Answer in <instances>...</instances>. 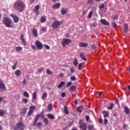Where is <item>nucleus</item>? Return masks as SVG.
Instances as JSON below:
<instances>
[{
    "instance_id": "24",
    "label": "nucleus",
    "mask_w": 130,
    "mask_h": 130,
    "mask_svg": "<svg viewBox=\"0 0 130 130\" xmlns=\"http://www.w3.org/2000/svg\"><path fill=\"white\" fill-rule=\"evenodd\" d=\"M39 116H40V115H37L35 119V122L34 124V125H36L37 121H38V119H39Z\"/></svg>"
},
{
    "instance_id": "29",
    "label": "nucleus",
    "mask_w": 130,
    "mask_h": 130,
    "mask_svg": "<svg viewBox=\"0 0 130 130\" xmlns=\"http://www.w3.org/2000/svg\"><path fill=\"white\" fill-rule=\"evenodd\" d=\"M52 110V105H51V104H49L48 105V110H47V111L49 112H50V111H51Z\"/></svg>"
},
{
    "instance_id": "47",
    "label": "nucleus",
    "mask_w": 130,
    "mask_h": 130,
    "mask_svg": "<svg viewBox=\"0 0 130 130\" xmlns=\"http://www.w3.org/2000/svg\"><path fill=\"white\" fill-rule=\"evenodd\" d=\"M16 67H17V62H15L14 64L12 66V70H16Z\"/></svg>"
},
{
    "instance_id": "43",
    "label": "nucleus",
    "mask_w": 130,
    "mask_h": 130,
    "mask_svg": "<svg viewBox=\"0 0 130 130\" xmlns=\"http://www.w3.org/2000/svg\"><path fill=\"white\" fill-rule=\"evenodd\" d=\"M70 80H71V81H75L76 80H77V78H76L75 76H73L71 77Z\"/></svg>"
},
{
    "instance_id": "63",
    "label": "nucleus",
    "mask_w": 130,
    "mask_h": 130,
    "mask_svg": "<svg viewBox=\"0 0 130 130\" xmlns=\"http://www.w3.org/2000/svg\"><path fill=\"white\" fill-rule=\"evenodd\" d=\"M102 94V92H99V96H101Z\"/></svg>"
},
{
    "instance_id": "35",
    "label": "nucleus",
    "mask_w": 130,
    "mask_h": 130,
    "mask_svg": "<svg viewBox=\"0 0 130 130\" xmlns=\"http://www.w3.org/2000/svg\"><path fill=\"white\" fill-rule=\"evenodd\" d=\"M92 16H93V12L90 11L88 13V19H91L92 18Z\"/></svg>"
},
{
    "instance_id": "26",
    "label": "nucleus",
    "mask_w": 130,
    "mask_h": 130,
    "mask_svg": "<svg viewBox=\"0 0 130 130\" xmlns=\"http://www.w3.org/2000/svg\"><path fill=\"white\" fill-rule=\"evenodd\" d=\"M23 96L26 97V98H29L30 97V94L27 91H23Z\"/></svg>"
},
{
    "instance_id": "60",
    "label": "nucleus",
    "mask_w": 130,
    "mask_h": 130,
    "mask_svg": "<svg viewBox=\"0 0 130 130\" xmlns=\"http://www.w3.org/2000/svg\"><path fill=\"white\" fill-rule=\"evenodd\" d=\"M107 120L106 119V118H105L104 119V124H106V123H107Z\"/></svg>"
},
{
    "instance_id": "44",
    "label": "nucleus",
    "mask_w": 130,
    "mask_h": 130,
    "mask_svg": "<svg viewBox=\"0 0 130 130\" xmlns=\"http://www.w3.org/2000/svg\"><path fill=\"white\" fill-rule=\"evenodd\" d=\"M22 102H23V103H28V100H27L26 99H25V98L22 99Z\"/></svg>"
},
{
    "instance_id": "14",
    "label": "nucleus",
    "mask_w": 130,
    "mask_h": 130,
    "mask_svg": "<svg viewBox=\"0 0 130 130\" xmlns=\"http://www.w3.org/2000/svg\"><path fill=\"white\" fill-rule=\"evenodd\" d=\"M39 8L40 6L39 5H37L34 9L35 12H36V15H39Z\"/></svg>"
},
{
    "instance_id": "27",
    "label": "nucleus",
    "mask_w": 130,
    "mask_h": 130,
    "mask_svg": "<svg viewBox=\"0 0 130 130\" xmlns=\"http://www.w3.org/2000/svg\"><path fill=\"white\" fill-rule=\"evenodd\" d=\"M128 29V25H127V24L125 23L124 24V32L125 33H126V32H127Z\"/></svg>"
},
{
    "instance_id": "64",
    "label": "nucleus",
    "mask_w": 130,
    "mask_h": 130,
    "mask_svg": "<svg viewBox=\"0 0 130 130\" xmlns=\"http://www.w3.org/2000/svg\"><path fill=\"white\" fill-rule=\"evenodd\" d=\"M66 37H67V38H69V37H70V35L67 34L66 35Z\"/></svg>"
},
{
    "instance_id": "52",
    "label": "nucleus",
    "mask_w": 130,
    "mask_h": 130,
    "mask_svg": "<svg viewBox=\"0 0 130 130\" xmlns=\"http://www.w3.org/2000/svg\"><path fill=\"white\" fill-rule=\"evenodd\" d=\"M72 85V82L70 81L67 84V87H70L71 85Z\"/></svg>"
},
{
    "instance_id": "18",
    "label": "nucleus",
    "mask_w": 130,
    "mask_h": 130,
    "mask_svg": "<svg viewBox=\"0 0 130 130\" xmlns=\"http://www.w3.org/2000/svg\"><path fill=\"white\" fill-rule=\"evenodd\" d=\"M79 46L80 47H87V46H88V43H85L84 42H81L79 44Z\"/></svg>"
},
{
    "instance_id": "51",
    "label": "nucleus",
    "mask_w": 130,
    "mask_h": 130,
    "mask_svg": "<svg viewBox=\"0 0 130 130\" xmlns=\"http://www.w3.org/2000/svg\"><path fill=\"white\" fill-rule=\"evenodd\" d=\"M47 29L45 27H43L41 28V31H43V32H45Z\"/></svg>"
},
{
    "instance_id": "50",
    "label": "nucleus",
    "mask_w": 130,
    "mask_h": 130,
    "mask_svg": "<svg viewBox=\"0 0 130 130\" xmlns=\"http://www.w3.org/2000/svg\"><path fill=\"white\" fill-rule=\"evenodd\" d=\"M44 47L46 48V49H50V47L47 45H44Z\"/></svg>"
},
{
    "instance_id": "21",
    "label": "nucleus",
    "mask_w": 130,
    "mask_h": 130,
    "mask_svg": "<svg viewBox=\"0 0 130 130\" xmlns=\"http://www.w3.org/2000/svg\"><path fill=\"white\" fill-rule=\"evenodd\" d=\"M65 84H66V82H64V81H61L59 83V84L58 85V86H57L58 89L61 88V87H62V86H64Z\"/></svg>"
},
{
    "instance_id": "33",
    "label": "nucleus",
    "mask_w": 130,
    "mask_h": 130,
    "mask_svg": "<svg viewBox=\"0 0 130 130\" xmlns=\"http://www.w3.org/2000/svg\"><path fill=\"white\" fill-rule=\"evenodd\" d=\"M47 117L50 119H54V116L51 114H48L47 115Z\"/></svg>"
},
{
    "instance_id": "41",
    "label": "nucleus",
    "mask_w": 130,
    "mask_h": 130,
    "mask_svg": "<svg viewBox=\"0 0 130 130\" xmlns=\"http://www.w3.org/2000/svg\"><path fill=\"white\" fill-rule=\"evenodd\" d=\"M46 72L48 75H52V71L49 70V69H47Z\"/></svg>"
},
{
    "instance_id": "58",
    "label": "nucleus",
    "mask_w": 130,
    "mask_h": 130,
    "mask_svg": "<svg viewBox=\"0 0 130 130\" xmlns=\"http://www.w3.org/2000/svg\"><path fill=\"white\" fill-rule=\"evenodd\" d=\"M87 3L88 4H92V3H93V0H88Z\"/></svg>"
},
{
    "instance_id": "42",
    "label": "nucleus",
    "mask_w": 130,
    "mask_h": 130,
    "mask_svg": "<svg viewBox=\"0 0 130 130\" xmlns=\"http://www.w3.org/2000/svg\"><path fill=\"white\" fill-rule=\"evenodd\" d=\"M5 114L4 110H0V116H3Z\"/></svg>"
},
{
    "instance_id": "28",
    "label": "nucleus",
    "mask_w": 130,
    "mask_h": 130,
    "mask_svg": "<svg viewBox=\"0 0 130 130\" xmlns=\"http://www.w3.org/2000/svg\"><path fill=\"white\" fill-rule=\"evenodd\" d=\"M113 106H114L113 103H110V106H108L107 107L108 110H111L113 108Z\"/></svg>"
},
{
    "instance_id": "15",
    "label": "nucleus",
    "mask_w": 130,
    "mask_h": 130,
    "mask_svg": "<svg viewBox=\"0 0 130 130\" xmlns=\"http://www.w3.org/2000/svg\"><path fill=\"white\" fill-rule=\"evenodd\" d=\"M20 39H21L23 44L24 45V46H26V41H25V39H24V35H21Z\"/></svg>"
},
{
    "instance_id": "22",
    "label": "nucleus",
    "mask_w": 130,
    "mask_h": 130,
    "mask_svg": "<svg viewBox=\"0 0 130 130\" xmlns=\"http://www.w3.org/2000/svg\"><path fill=\"white\" fill-rule=\"evenodd\" d=\"M32 100H36V98H37V91H35L32 93Z\"/></svg>"
},
{
    "instance_id": "7",
    "label": "nucleus",
    "mask_w": 130,
    "mask_h": 130,
    "mask_svg": "<svg viewBox=\"0 0 130 130\" xmlns=\"http://www.w3.org/2000/svg\"><path fill=\"white\" fill-rule=\"evenodd\" d=\"M3 90H7L6 88V85H5V83L3 81L2 79H0V91H3Z\"/></svg>"
},
{
    "instance_id": "9",
    "label": "nucleus",
    "mask_w": 130,
    "mask_h": 130,
    "mask_svg": "<svg viewBox=\"0 0 130 130\" xmlns=\"http://www.w3.org/2000/svg\"><path fill=\"white\" fill-rule=\"evenodd\" d=\"M36 109V107L35 106H31L29 107V110L28 112V115H31L33 113L34 110Z\"/></svg>"
},
{
    "instance_id": "32",
    "label": "nucleus",
    "mask_w": 130,
    "mask_h": 130,
    "mask_svg": "<svg viewBox=\"0 0 130 130\" xmlns=\"http://www.w3.org/2000/svg\"><path fill=\"white\" fill-rule=\"evenodd\" d=\"M80 56L81 57V58H82V59H83V60H87V59H86V57H85V55L84 54V53H81L80 54Z\"/></svg>"
},
{
    "instance_id": "16",
    "label": "nucleus",
    "mask_w": 130,
    "mask_h": 130,
    "mask_svg": "<svg viewBox=\"0 0 130 130\" xmlns=\"http://www.w3.org/2000/svg\"><path fill=\"white\" fill-rule=\"evenodd\" d=\"M15 75H16L17 77H19V76H21V74H22V72H21V70H16V71L15 72Z\"/></svg>"
},
{
    "instance_id": "2",
    "label": "nucleus",
    "mask_w": 130,
    "mask_h": 130,
    "mask_svg": "<svg viewBox=\"0 0 130 130\" xmlns=\"http://www.w3.org/2000/svg\"><path fill=\"white\" fill-rule=\"evenodd\" d=\"M3 22V24H4L6 27L13 28V25H12V24H13V21L9 17H4Z\"/></svg>"
},
{
    "instance_id": "11",
    "label": "nucleus",
    "mask_w": 130,
    "mask_h": 130,
    "mask_svg": "<svg viewBox=\"0 0 130 130\" xmlns=\"http://www.w3.org/2000/svg\"><path fill=\"white\" fill-rule=\"evenodd\" d=\"M11 17L13 18L14 23H18L19 22V17L17 16L11 15Z\"/></svg>"
},
{
    "instance_id": "34",
    "label": "nucleus",
    "mask_w": 130,
    "mask_h": 130,
    "mask_svg": "<svg viewBox=\"0 0 130 130\" xmlns=\"http://www.w3.org/2000/svg\"><path fill=\"white\" fill-rule=\"evenodd\" d=\"M45 21H46V17H45V16H42L41 18V23H44V22H45Z\"/></svg>"
},
{
    "instance_id": "40",
    "label": "nucleus",
    "mask_w": 130,
    "mask_h": 130,
    "mask_svg": "<svg viewBox=\"0 0 130 130\" xmlns=\"http://www.w3.org/2000/svg\"><path fill=\"white\" fill-rule=\"evenodd\" d=\"M94 129V126H93V125H88V130H93Z\"/></svg>"
},
{
    "instance_id": "49",
    "label": "nucleus",
    "mask_w": 130,
    "mask_h": 130,
    "mask_svg": "<svg viewBox=\"0 0 130 130\" xmlns=\"http://www.w3.org/2000/svg\"><path fill=\"white\" fill-rule=\"evenodd\" d=\"M43 70H44V68H39V69L38 70V72L39 73H41V72H42V71H43Z\"/></svg>"
},
{
    "instance_id": "31",
    "label": "nucleus",
    "mask_w": 130,
    "mask_h": 130,
    "mask_svg": "<svg viewBox=\"0 0 130 130\" xmlns=\"http://www.w3.org/2000/svg\"><path fill=\"white\" fill-rule=\"evenodd\" d=\"M46 98H47V93L45 92L43 94V95L42 96V99L43 100H45V99H46Z\"/></svg>"
},
{
    "instance_id": "45",
    "label": "nucleus",
    "mask_w": 130,
    "mask_h": 130,
    "mask_svg": "<svg viewBox=\"0 0 130 130\" xmlns=\"http://www.w3.org/2000/svg\"><path fill=\"white\" fill-rule=\"evenodd\" d=\"M82 63H80L78 64V70H79V71H81V70H82Z\"/></svg>"
},
{
    "instance_id": "12",
    "label": "nucleus",
    "mask_w": 130,
    "mask_h": 130,
    "mask_svg": "<svg viewBox=\"0 0 130 130\" xmlns=\"http://www.w3.org/2000/svg\"><path fill=\"white\" fill-rule=\"evenodd\" d=\"M60 7V4L59 3H56L52 6V8L53 9H54V10L59 9Z\"/></svg>"
},
{
    "instance_id": "20",
    "label": "nucleus",
    "mask_w": 130,
    "mask_h": 130,
    "mask_svg": "<svg viewBox=\"0 0 130 130\" xmlns=\"http://www.w3.org/2000/svg\"><path fill=\"white\" fill-rule=\"evenodd\" d=\"M73 63L75 67H77L78 66L79 62H78V59H77V58H74V59L73 60Z\"/></svg>"
},
{
    "instance_id": "61",
    "label": "nucleus",
    "mask_w": 130,
    "mask_h": 130,
    "mask_svg": "<svg viewBox=\"0 0 130 130\" xmlns=\"http://www.w3.org/2000/svg\"><path fill=\"white\" fill-rule=\"evenodd\" d=\"M3 100H4V98L0 96V102H2V101Z\"/></svg>"
},
{
    "instance_id": "57",
    "label": "nucleus",
    "mask_w": 130,
    "mask_h": 130,
    "mask_svg": "<svg viewBox=\"0 0 130 130\" xmlns=\"http://www.w3.org/2000/svg\"><path fill=\"white\" fill-rule=\"evenodd\" d=\"M89 119H90V118L89 117V116H86L85 119H86V121H88V120H89Z\"/></svg>"
},
{
    "instance_id": "46",
    "label": "nucleus",
    "mask_w": 130,
    "mask_h": 130,
    "mask_svg": "<svg viewBox=\"0 0 130 130\" xmlns=\"http://www.w3.org/2000/svg\"><path fill=\"white\" fill-rule=\"evenodd\" d=\"M41 125H42V124H41V123H40V122H39L37 124V127L38 128H40V126H41Z\"/></svg>"
},
{
    "instance_id": "30",
    "label": "nucleus",
    "mask_w": 130,
    "mask_h": 130,
    "mask_svg": "<svg viewBox=\"0 0 130 130\" xmlns=\"http://www.w3.org/2000/svg\"><path fill=\"white\" fill-rule=\"evenodd\" d=\"M77 111L78 112H79L80 113H82V111H83V107L80 106L77 108Z\"/></svg>"
},
{
    "instance_id": "10",
    "label": "nucleus",
    "mask_w": 130,
    "mask_h": 130,
    "mask_svg": "<svg viewBox=\"0 0 130 130\" xmlns=\"http://www.w3.org/2000/svg\"><path fill=\"white\" fill-rule=\"evenodd\" d=\"M68 11H69V10L68 9V8H62L61 9V14L62 15H66V14H67L68 13Z\"/></svg>"
},
{
    "instance_id": "1",
    "label": "nucleus",
    "mask_w": 130,
    "mask_h": 130,
    "mask_svg": "<svg viewBox=\"0 0 130 130\" xmlns=\"http://www.w3.org/2000/svg\"><path fill=\"white\" fill-rule=\"evenodd\" d=\"M14 8L19 12H23L26 8V5L22 1L18 0L14 3Z\"/></svg>"
},
{
    "instance_id": "13",
    "label": "nucleus",
    "mask_w": 130,
    "mask_h": 130,
    "mask_svg": "<svg viewBox=\"0 0 130 130\" xmlns=\"http://www.w3.org/2000/svg\"><path fill=\"white\" fill-rule=\"evenodd\" d=\"M101 23H102V24H103V25H105L106 26H108V25H109V23L108 22L106 21V20H105V19H101Z\"/></svg>"
},
{
    "instance_id": "53",
    "label": "nucleus",
    "mask_w": 130,
    "mask_h": 130,
    "mask_svg": "<svg viewBox=\"0 0 130 130\" xmlns=\"http://www.w3.org/2000/svg\"><path fill=\"white\" fill-rule=\"evenodd\" d=\"M103 8H104V4H101L100 6H99V9H103Z\"/></svg>"
},
{
    "instance_id": "5",
    "label": "nucleus",
    "mask_w": 130,
    "mask_h": 130,
    "mask_svg": "<svg viewBox=\"0 0 130 130\" xmlns=\"http://www.w3.org/2000/svg\"><path fill=\"white\" fill-rule=\"evenodd\" d=\"M83 121L80 120L79 121V124H80L79 127L82 130H87V124L86 123H82Z\"/></svg>"
},
{
    "instance_id": "17",
    "label": "nucleus",
    "mask_w": 130,
    "mask_h": 130,
    "mask_svg": "<svg viewBox=\"0 0 130 130\" xmlns=\"http://www.w3.org/2000/svg\"><path fill=\"white\" fill-rule=\"evenodd\" d=\"M32 33L35 37H37L38 36V34L37 33V30H36V29L35 28L32 29Z\"/></svg>"
},
{
    "instance_id": "25",
    "label": "nucleus",
    "mask_w": 130,
    "mask_h": 130,
    "mask_svg": "<svg viewBox=\"0 0 130 130\" xmlns=\"http://www.w3.org/2000/svg\"><path fill=\"white\" fill-rule=\"evenodd\" d=\"M15 50L16 51H18L19 52H21L23 50V48L21 47H16Z\"/></svg>"
},
{
    "instance_id": "3",
    "label": "nucleus",
    "mask_w": 130,
    "mask_h": 130,
    "mask_svg": "<svg viewBox=\"0 0 130 130\" xmlns=\"http://www.w3.org/2000/svg\"><path fill=\"white\" fill-rule=\"evenodd\" d=\"M62 24V21H59L58 20L54 21L51 25L52 29H57L60 25Z\"/></svg>"
},
{
    "instance_id": "54",
    "label": "nucleus",
    "mask_w": 130,
    "mask_h": 130,
    "mask_svg": "<svg viewBox=\"0 0 130 130\" xmlns=\"http://www.w3.org/2000/svg\"><path fill=\"white\" fill-rule=\"evenodd\" d=\"M61 97L63 98H64L66 97V93L65 92H62L61 94Z\"/></svg>"
},
{
    "instance_id": "59",
    "label": "nucleus",
    "mask_w": 130,
    "mask_h": 130,
    "mask_svg": "<svg viewBox=\"0 0 130 130\" xmlns=\"http://www.w3.org/2000/svg\"><path fill=\"white\" fill-rule=\"evenodd\" d=\"M99 122L100 123H102V122H103V120H102V118H100Z\"/></svg>"
},
{
    "instance_id": "38",
    "label": "nucleus",
    "mask_w": 130,
    "mask_h": 130,
    "mask_svg": "<svg viewBox=\"0 0 130 130\" xmlns=\"http://www.w3.org/2000/svg\"><path fill=\"white\" fill-rule=\"evenodd\" d=\"M43 122H44L45 124L46 125L48 124L49 123L48 119H47V118H44Z\"/></svg>"
},
{
    "instance_id": "19",
    "label": "nucleus",
    "mask_w": 130,
    "mask_h": 130,
    "mask_svg": "<svg viewBox=\"0 0 130 130\" xmlns=\"http://www.w3.org/2000/svg\"><path fill=\"white\" fill-rule=\"evenodd\" d=\"M124 112L126 114H129V109L127 107L124 106Z\"/></svg>"
},
{
    "instance_id": "6",
    "label": "nucleus",
    "mask_w": 130,
    "mask_h": 130,
    "mask_svg": "<svg viewBox=\"0 0 130 130\" xmlns=\"http://www.w3.org/2000/svg\"><path fill=\"white\" fill-rule=\"evenodd\" d=\"M16 127L18 129L23 130L24 129V127H25V125L23 124L22 121H20L16 124Z\"/></svg>"
},
{
    "instance_id": "37",
    "label": "nucleus",
    "mask_w": 130,
    "mask_h": 130,
    "mask_svg": "<svg viewBox=\"0 0 130 130\" xmlns=\"http://www.w3.org/2000/svg\"><path fill=\"white\" fill-rule=\"evenodd\" d=\"M75 90H76V86H72L70 87V90L71 91V92H73V91H75Z\"/></svg>"
},
{
    "instance_id": "55",
    "label": "nucleus",
    "mask_w": 130,
    "mask_h": 130,
    "mask_svg": "<svg viewBox=\"0 0 130 130\" xmlns=\"http://www.w3.org/2000/svg\"><path fill=\"white\" fill-rule=\"evenodd\" d=\"M70 71L71 72V73H75V69H74V68H71Z\"/></svg>"
},
{
    "instance_id": "56",
    "label": "nucleus",
    "mask_w": 130,
    "mask_h": 130,
    "mask_svg": "<svg viewBox=\"0 0 130 130\" xmlns=\"http://www.w3.org/2000/svg\"><path fill=\"white\" fill-rule=\"evenodd\" d=\"M22 83L23 85H26V84H27V81H26L25 79H24L23 80Z\"/></svg>"
},
{
    "instance_id": "48",
    "label": "nucleus",
    "mask_w": 130,
    "mask_h": 130,
    "mask_svg": "<svg viewBox=\"0 0 130 130\" xmlns=\"http://www.w3.org/2000/svg\"><path fill=\"white\" fill-rule=\"evenodd\" d=\"M30 47L34 50H37V48H36V46L35 45H31L30 46Z\"/></svg>"
},
{
    "instance_id": "4",
    "label": "nucleus",
    "mask_w": 130,
    "mask_h": 130,
    "mask_svg": "<svg viewBox=\"0 0 130 130\" xmlns=\"http://www.w3.org/2000/svg\"><path fill=\"white\" fill-rule=\"evenodd\" d=\"M72 43V40L69 39L64 38L61 42V45L63 47H66L67 45H70Z\"/></svg>"
},
{
    "instance_id": "39",
    "label": "nucleus",
    "mask_w": 130,
    "mask_h": 130,
    "mask_svg": "<svg viewBox=\"0 0 130 130\" xmlns=\"http://www.w3.org/2000/svg\"><path fill=\"white\" fill-rule=\"evenodd\" d=\"M64 112L66 114H69V111H68V108H67V106L64 107Z\"/></svg>"
},
{
    "instance_id": "36",
    "label": "nucleus",
    "mask_w": 130,
    "mask_h": 130,
    "mask_svg": "<svg viewBox=\"0 0 130 130\" xmlns=\"http://www.w3.org/2000/svg\"><path fill=\"white\" fill-rule=\"evenodd\" d=\"M26 111H27V110L25 108H23L21 110V114H25L26 113Z\"/></svg>"
},
{
    "instance_id": "23",
    "label": "nucleus",
    "mask_w": 130,
    "mask_h": 130,
    "mask_svg": "<svg viewBox=\"0 0 130 130\" xmlns=\"http://www.w3.org/2000/svg\"><path fill=\"white\" fill-rule=\"evenodd\" d=\"M103 114L104 115V117L105 118H106V117H108V115H109V113L107 111H104L103 112Z\"/></svg>"
},
{
    "instance_id": "8",
    "label": "nucleus",
    "mask_w": 130,
    "mask_h": 130,
    "mask_svg": "<svg viewBox=\"0 0 130 130\" xmlns=\"http://www.w3.org/2000/svg\"><path fill=\"white\" fill-rule=\"evenodd\" d=\"M35 45L37 47L38 49H42L43 47L42 43H41L39 41H36L35 42Z\"/></svg>"
},
{
    "instance_id": "62",
    "label": "nucleus",
    "mask_w": 130,
    "mask_h": 130,
    "mask_svg": "<svg viewBox=\"0 0 130 130\" xmlns=\"http://www.w3.org/2000/svg\"><path fill=\"white\" fill-rule=\"evenodd\" d=\"M123 128L124 129H125V128H126V125L125 124L123 125Z\"/></svg>"
}]
</instances>
